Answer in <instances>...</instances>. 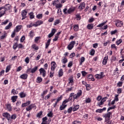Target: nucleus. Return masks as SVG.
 Here are the masks:
<instances>
[{"mask_svg":"<svg viewBox=\"0 0 124 124\" xmlns=\"http://www.w3.org/2000/svg\"><path fill=\"white\" fill-rule=\"evenodd\" d=\"M72 110H73V108H72V107H70L67 111L69 114H70L72 113Z\"/></svg>","mask_w":124,"mask_h":124,"instance_id":"6e6d98bb","label":"nucleus"},{"mask_svg":"<svg viewBox=\"0 0 124 124\" xmlns=\"http://www.w3.org/2000/svg\"><path fill=\"white\" fill-rule=\"evenodd\" d=\"M19 92L18 91H16L15 89H12L11 91V93H13L14 95H15V94H18Z\"/></svg>","mask_w":124,"mask_h":124,"instance_id":"e433bc0d","label":"nucleus"},{"mask_svg":"<svg viewBox=\"0 0 124 124\" xmlns=\"http://www.w3.org/2000/svg\"><path fill=\"white\" fill-rule=\"evenodd\" d=\"M85 6L86 3H85L84 2H81L78 7V9H79L80 11H82V10L85 8Z\"/></svg>","mask_w":124,"mask_h":124,"instance_id":"f8f14e48","label":"nucleus"},{"mask_svg":"<svg viewBox=\"0 0 124 124\" xmlns=\"http://www.w3.org/2000/svg\"><path fill=\"white\" fill-rule=\"evenodd\" d=\"M5 106L8 110V111H12V106H11V104H6Z\"/></svg>","mask_w":124,"mask_h":124,"instance_id":"5701e85b","label":"nucleus"},{"mask_svg":"<svg viewBox=\"0 0 124 124\" xmlns=\"http://www.w3.org/2000/svg\"><path fill=\"white\" fill-rule=\"evenodd\" d=\"M57 14H58V15L59 16H62V9L61 8H59L57 11Z\"/></svg>","mask_w":124,"mask_h":124,"instance_id":"5fc2aeb1","label":"nucleus"},{"mask_svg":"<svg viewBox=\"0 0 124 124\" xmlns=\"http://www.w3.org/2000/svg\"><path fill=\"white\" fill-rule=\"evenodd\" d=\"M73 124H81V122L78 121H74L72 123Z\"/></svg>","mask_w":124,"mask_h":124,"instance_id":"774afa93","label":"nucleus"},{"mask_svg":"<svg viewBox=\"0 0 124 124\" xmlns=\"http://www.w3.org/2000/svg\"><path fill=\"white\" fill-rule=\"evenodd\" d=\"M31 101H27L25 103H24L22 104L21 107L24 108L27 106L28 107L29 105H30V104H31Z\"/></svg>","mask_w":124,"mask_h":124,"instance_id":"2eb2a0df","label":"nucleus"},{"mask_svg":"<svg viewBox=\"0 0 124 124\" xmlns=\"http://www.w3.org/2000/svg\"><path fill=\"white\" fill-rule=\"evenodd\" d=\"M31 47L32 48V49H34V50H35L36 51H37V50H38L39 49L38 47L35 44L32 45L31 46Z\"/></svg>","mask_w":124,"mask_h":124,"instance_id":"ea45409f","label":"nucleus"},{"mask_svg":"<svg viewBox=\"0 0 124 124\" xmlns=\"http://www.w3.org/2000/svg\"><path fill=\"white\" fill-rule=\"evenodd\" d=\"M3 9L7 12L11 9V5L10 4H7L3 6L0 7V10Z\"/></svg>","mask_w":124,"mask_h":124,"instance_id":"20e7f679","label":"nucleus"},{"mask_svg":"<svg viewBox=\"0 0 124 124\" xmlns=\"http://www.w3.org/2000/svg\"><path fill=\"white\" fill-rule=\"evenodd\" d=\"M122 92H123V89H122V88H118L117 89V93L120 94V93H122Z\"/></svg>","mask_w":124,"mask_h":124,"instance_id":"69168bd1","label":"nucleus"},{"mask_svg":"<svg viewBox=\"0 0 124 124\" xmlns=\"http://www.w3.org/2000/svg\"><path fill=\"white\" fill-rule=\"evenodd\" d=\"M7 13L8 12H7L4 9H1L0 10V18L3 17V16H4V15H7L8 14Z\"/></svg>","mask_w":124,"mask_h":124,"instance_id":"9d476101","label":"nucleus"},{"mask_svg":"<svg viewBox=\"0 0 124 124\" xmlns=\"http://www.w3.org/2000/svg\"><path fill=\"white\" fill-rule=\"evenodd\" d=\"M11 68V65H9L7 66L6 68V72L7 73V72H9V70H10V69Z\"/></svg>","mask_w":124,"mask_h":124,"instance_id":"49530a36","label":"nucleus"},{"mask_svg":"<svg viewBox=\"0 0 124 124\" xmlns=\"http://www.w3.org/2000/svg\"><path fill=\"white\" fill-rule=\"evenodd\" d=\"M32 27H35V24L32 23H31L30 25L27 26V28H32Z\"/></svg>","mask_w":124,"mask_h":124,"instance_id":"de8ad7c7","label":"nucleus"},{"mask_svg":"<svg viewBox=\"0 0 124 124\" xmlns=\"http://www.w3.org/2000/svg\"><path fill=\"white\" fill-rule=\"evenodd\" d=\"M59 24H60V20L56 19L54 23V26H57V25H59Z\"/></svg>","mask_w":124,"mask_h":124,"instance_id":"bf43d9fd","label":"nucleus"},{"mask_svg":"<svg viewBox=\"0 0 124 124\" xmlns=\"http://www.w3.org/2000/svg\"><path fill=\"white\" fill-rule=\"evenodd\" d=\"M20 78H21V79H23V80H26V79L28 78V74H23L20 76Z\"/></svg>","mask_w":124,"mask_h":124,"instance_id":"b1692460","label":"nucleus"},{"mask_svg":"<svg viewBox=\"0 0 124 124\" xmlns=\"http://www.w3.org/2000/svg\"><path fill=\"white\" fill-rule=\"evenodd\" d=\"M38 66H36L32 69H31V71H30V73H34L38 69Z\"/></svg>","mask_w":124,"mask_h":124,"instance_id":"bb28decb","label":"nucleus"},{"mask_svg":"<svg viewBox=\"0 0 124 124\" xmlns=\"http://www.w3.org/2000/svg\"><path fill=\"white\" fill-rule=\"evenodd\" d=\"M112 115V112H108L107 113H105L103 115V118L105 119V122H108L110 120V117Z\"/></svg>","mask_w":124,"mask_h":124,"instance_id":"f03ea898","label":"nucleus"},{"mask_svg":"<svg viewBox=\"0 0 124 124\" xmlns=\"http://www.w3.org/2000/svg\"><path fill=\"white\" fill-rule=\"evenodd\" d=\"M57 67V64L55 62H52L51 64V70L52 71H55L56 68Z\"/></svg>","mask_w":124,"mask_h":124,"instance_id":"9b49d317","label":"nucleus"},{"mask_svg":"<svg viewBox=\"0 0 124 124\" xmlns=\"http://www.w3.org/2000/svg\"><path fill=\"white\" fill-rule=\"evenodd\" d=\"M74 10H75V8L73 7H71L67 10V12L68 14H71V13H73L74 12Z\"/></svg>","mask_w":124,"mask_h":124,"instance_id":"a211bd4d","label":"nucleus"},{"mask_svg":"<svg viewBox=\"0 0 124 124\" xmlns=\"http://www.w3.org/2000/svg\"><path fill=\"white\" fill-rule=\"evenodd\" d=\"M107 22V20H106V21H105L102 23L99 24L97 26V28H100L101 27H103V26H104V25L106 24Z\"/></svg>","mask_w":124,"mask_h":124,"instance_id":"4c0bfd02","label":"nucleus"},{"mask_svg":"<svg viewBox=\"0 0 124 124\" xmlns=\"http://www.w3.org/2000/svg\"><path fill=\"white\" fill-rule=\"evenodd\" d=\"M61 62L62 63L65 64V63H66V62H68L67 58H66L65 57H63L62 59Z\"/></svg>","mask_w":124,"mask_h":124,"instance_id":"a878e982","label":"nucleus"},{"mask_svg":"<svg viewBox=\"0 0 124 124\" xmlns=\"http://www.w3.org/2000/svg\"><path fill=\"white\" fill-rule=\"evenodd\" d=\"M86 88L87 91H90V90H91V85L90 84H86Z\"/></svg>","mask_w":124,"mask_h":124,"instance_id":"680f3d73","label":"nucleus"},{"mask_svg":"<svg viewBox=\"0 0 124 124\" xmlns=\"http://www.w3.org/2000/svg\"><path fill=\"white\" fill-rule=\"evenodd\" d=\"M35 35V34H34V31H30L28 35L30 38H31V39H32Z\"/></svg>","mask_w":124,"mask_h":124,"instance_id":"f3484780","label":"nucleus"},{"mask_svg":"<svg viewBox=\"0 0 124 124\" xmlns=\"http://www.w3.org/2000/svg\"><path fill=\"white\" fill-rule=\"evenodd\" d=\"M43 24V21L42 20H38L36 22L35 24V27H38V26H40V25H42Z\"/></svg>","mask_w":124,"mask_h":124,"instance_id":"4be33fe9","label":"nucleus"},{"mask_svg":"<svg viewBox=\"0 0 124 124\" xmlns=\"http://www.w3.org/2000/svg\"><path fill=\"white\" fill-rule=\"evenodd\" d=\"M59 77H62L63 75V70L62 69H61L58 72Z\"/></svg>","mask_w":124,"mask_h":124,"instance_id":"c85d7f7f","label":"nucleus"},{"mask_svg":"<svg viewBox=\"0 0 124 124\" xmlns=\"http://www.w3.org/2000/svg\"><path fill=\"white\" fill-rule=\"evenodd\" d=\"M27 14H28V11H27V10H23L21 12V15L22 17V18L21 19L22 20H24V19H26V18H27Z\"/></svg>","mask_w":124,"mask_h":124,"instance_id":"0eeeda50","label":"nucleus"},{"mask_svg":"<svg viewBox=\"0 0 124 124\" xmlns=\"http://www.w3.org/2000/svg\"><path fill=\"white\" fill-rule=\"evenodd\" d=\"M42 82V78L41 77H38L37 78V83H41Z\"/></svg>","mask_w":124,"mask_h":124,"instance_id":"3c124183","label":"nucleus"},{"mask_svg":"<svg viewBox=\"0 0 124 124\" xmlns=\"http://www.w3.org/2000/svg\"><path fill=\"white\" fill-rule=\"evenodd\" d=\"M19 95L20 98H25L27 94H26V93H25L24 92H21L19 93Z\"/></svg>","mask_w":124,"mask_h":124,"instance_id":"6ab92c4d","label":"nucleus"},{"mask_svg":"<svg viewBox=\"0 0 124 124\" xmlns=\"http://www.w3.org/2000/svg\"><path fill=\"white\" fill-rule=\"evenodd\" d=\"M6 36H7V33L5 31L4 32V34L0 37V39H4L6 38Z\"/></svg>","mask_w":124,"mask_h":124,"instance_id":"72a5a7b5","label":"nucleus"},{"mask_svg":"<svg viewBox=\"0 0 124 124\" xmlns=\"http://www.w3.org/2000/svg\"><path fill=\"white\" fill-rule=\"evenodd\" d=\"M84 62H85V57H82L80 59V61H79V65H82Z\"/></svg>","mask_w":124,"mask_h":124,"instance_id":"58836bf2","label":"nucleus"},{"mask_svg":"<svg viewBox=\"0 0 124 124\" xmlns=\"http://www.w3.org/2000/svg\"><path fill=\"white\" fill-rule=\"evenodd\" d=\"M75 45V41H71L67 47L68 50H72Z\"/></svg>","mask_w":124,"mask_h":124,"instance_id":"423d86ee","label":"nucleus"},{"mask_svg":"<svg viewBox=\"0 0 124 124\" xmlns=\"http://www.w3.org/2000/svg\"><path fill=\"white\" fill-rule=\"evenodd\" d=\"M22 29V25H18L16 26V28L14 29V31H16V32H19L21 31Z\"/></svg>","mask_w":124,"mask_h":124,"instance_id":"4468645a","label":"nucleus"},{"mask_svg":"<svg viewBox=\"0 0 124 124\" xmlns=\"http://www.w3.org/2000/svg\"><path fill=\"white\" fill-rule=\"evenodd\" d=\"M50 43H51V39H49L47 41L46 43V49H47V48L49 47Z\"/></svg>","mask_w":124,"mask_h":124,"instance_id":"c756f323","label":"nucleus"},{"mask_svg":"<svg viewBox=\"0 0 124 124\" xmlns=\"http://www.w3.org/2000/svg\"><path fill=\"white\" fill-rule=\"evenodd\" d=\"M72 89H73V87H70V88H66L65 92L66 93H69V92H71V91H72Z\"/></svg>","mask_w":124,"mask_h":124,"instance_id":"79ce46f5","label":"nucleus"},{"mask_svg":"<svg viewBox=\"0 0 124 124\" xmlns=\"http://www.w3.org/2000/svg\"><path fill=\"white\" fill-rule=\"evenodd\" d=\"M13 49L14 50H16L17 48H18V44L17 43H16L13 46Z\"/></svg>","mask_w":124,"mask_h":124,"instance_id":"603ef678","label":"nucleus"},{"mask_svg":"<svg viewBox=\"0 0 124 124\" xmlns=\"http://www.w3.org/2000/svg\"><path fill=\"white\" fill-rule=\"evenodd\" d=\"M26 39V36L25 35L22 36L20 39V41L21 43H23V42H24V41H25V40Z\"/></svg>","mask_w":124,"mask_h":124,"instance_id":"c03bdc74","label":"nucleus"},{"mask_svg":"<svg viewBox=\"0 0 124 124\" xmlns=\"http://www.w3.org/2000/svg\"><path fill=\"white\" fill-rule=\"evenodd\" d=\"M8 22H9V19H6L4 22H2V25H6L7 24H8Z\"/></svg>","mask_w":124,"mask_h":124,"instance_id":"e2e57ef3","label":"nucleus"},{"mask_svg":"<svg viewBox=\"0 0 124 124\" xmlns=\"http://www.w3.org/2000/svg\"><path fill=\"white\" fill-rule=\"evenodd\" d=\"M48 117H50V118H53V112L50 111L49 113L47 114Z\"/></svg>","mask_w":124,"mask_h":124,"instance_id":"338daca9","label":"nucleus"},{"mask_svg":"<svg viewBox=\"0 0 124 124\" xmlns=\"http://www.w3.org/2000/svg\"><path fill=\"white\" fill-rule=\"evenodd\" d=\"M42 17H43V15L42 14H39L36 16V18L40 20V19H42Z\"/></svg>","mask_w":124,"mask_h":124,"instance_id":"a19ab883","label":"nucleus"},{"mask_svg":"<svg viewBox=\"0 0 124 124\" xmlns=\"http://www.w3.org/2000/svg\"><path fill=\"white\" fill-rule=\"evenodd\" d=\"M123 42V40L120 39L119 40H117L116 42V45H117L118 46L121 44Z\"/></svg>","mask_w":124,"mask_h":124,"instance_id":"8fccbe9b","label":"nucleus"},{"mask_svg":"<svg viewBox=\"0 0 124 124\" xmlns=\"http://www.w3.org/2000/svg\"><path fill=\"white\" fill-rule=\"evenodd\" d=\"M29 16L30 17V19H33L34 18V15H33V13L31 12L29 14Z\"/></svg>","mask_w":124,"mask_h":124,"instance_id":"4d7b16f0","label":"nucleus"},{"mask_svg":"<svg viewBox=\"0 0 124 124\" xmlns=\"http://www.w3.org/2000/svg\"><path fill=\"white\" fill-rule=\"evenodd\" d=\"M97 106H99V107H101V106L103 105V104H104V103L101 100L100 102H97Z\"/></svg>","mask_w":124,"mask_h":124,"instance_id":"864d4df0","label":"nucleus"},{"mask_svg":"<svg viewBox=\"0 0 124 124\" xmlns=\"http://www.w3.org/2000/svg\"><path fill=\"white\" fill-rule=\"evenodd\" d=\"M78 30H79V26L78 25H75L74 26V31H78Z\"/></svg>","mask_w":124,"mask_h":124,"instance_id":"09e8293b","label":"nucleus"},{"mask_svg":"<svg viewBox=\"0 0 124 124\" xmlns=\"http://www.w3.org/2000/svg\"><path fill=\"white\" fill-rule=\"evenodd\" d=\"M32 109H36V106L35 105V104H31L26 108V110L27 111H31Z\"/></svg>","mask_w":124,"mask_h":124,"instance_id":"7ed1b4c3","label":"nucleus"},{"mask_svg":"<svg viewBox=\"0 0 124 124\" xmlns=\"http://www.w3.org/2000/svg\"><path fill=\"white\" fill-rule=\"evenodd\" d=\"M123 86V81H119L117 84V87L121 88Z\"/></svg>","mask_w":124,"mask_h":124,"instance_id":"37998d69","label":"nucleus"},{"mask_svg":"<svg viewBox=\"0 0 124 124\" xmlns=\"http://www.w3.org/2000/svg\"><path fill=\"white\" fill-rule=\"evenodd\" d=\"M2 116L4 117V118H6L8 122L10 121V113L8 112H4L2 114Z\"/></svg>","mask_w":124,"mask_h":124,"instance_id":"6e6552de","label":"nucleus"},{"mask_svg":"<svg viewBox=\"0 0 124 124\" xmlns=\"http://www.w3.org/2000/svg\"><path fill=\"white\" fill-rule=\"evenodd\" d=\"M123 25H124V23L123 22V21H118L116 23V26L118 28H121V27H123Z\"/></svg>","mask_w":124,"mask_h":124,"instance_id":"aec40b11","label":"nucleus"},{"mask_svg":"<svg viewBox=\"0 0 124 124\" xmlns=\"http://www.w3.org/2000/svg\"><path fill=\"white\" fill-rule=\"evenodd\" d=\"M11 27H12V22H10L8 25H7L5 27V30H9V29H10L11 28Z\"/></svg>","mask_w":124,"mask_h":124,"instance_id":"7c9ffc66","label":"nucleus"},{"mask_svg":"<svg viewBox=\"0 0 124 124\" xmlns=\"http://www.w3.org/2000/svg\"><path fill=\"white\" fill-rule=\"evenodd\" d=\"M82 93H83V91H82L81 90L78 91V92L76 94L74 93H71L70 94L68 99H65L62 102V105H61L60 107V110L61 111L64 110L65 108L67 107L66 103H67L68 101H71L72 99L73 101L76 99H78V98H79V97L82 95Z\"/></svg>","mask_w":124,"mask_h":124,"instance_id":"f257e3e1","label":"nucleus"},{"mask_svg":"<svg viewBox=\"0 0 124 124\" xmlns=\"http://www.w3.org/2000/svg\"><path fill=\"white\" fill-rule=\"evenodd\" d=\"M39 71L41 75H42V77L44 78L46 76V71L43 68H41Z\"/></svg>","mask_w":124,"mask_h":124,"instance_id":"1a4fd4ad","label":"nucleus"},{"mask_svg":"<svg viewBox=\"0 0 124 124\" xmlns=\"http://www.w3.org/2000/svg\"><path fill=\"white\" fill-rule=\"evenodd\" d=\"M11 100L13 103H15V102H16L17 101V99H18V96H12L11 97Z\"/></svg>","mask_w":124,"mask_h":124,"instance_id":"412c9836","label":"nucleus"},{"mask_svg":"<svg viewBox=\"0 0 124 124\" xmlns=\"http://www.w3.org/2000/svg\"><path fill=\"white\" fill-rule=\"evenodd\" d=\"M39 39H40V37H39V36L36 37L35 38L34 42L36 43H37V42H38V40H39Z\"/></svg>","mask_w":124,"mask_h":124,"instance_id":"0e129e2a","label":"nucleus"},{"mask_svg":"<svg viewBox=\"0 0 124 124\" xmlns=\"http://www.w3.org/2000/svg\"><path fill=\"white\" fill-rule=\"evenodd\" d=\"M88 30H93V24H89L87 26Z\"/></svg>","mask_w":124,"mask_h":124,"instance_id":"cd10ccee","label":"nucleus"},{"mask_svg":"<svg viewBox=\"0 0 124 124\" xmlns=\"http://www.w3.org/2000/svg\"><path fill=\"white\" fill-rule=\"evenodd\" d=\"M16 118H17V114H12L11 116L10 115L11 120H16Z\"/></svg>","mask_w":124,"mask_h":124,"instance_id":"f704fd0d","label":"nucleus"},{"mask_svg":"<svg viewBox=\"0 0 124 124\" xmlns=\"http://www.w3.org/2000/svg\"><path fill=\"white\" fill-rule=\"evenodd\" d=\"M79 108H80V106L79 105H77L73 108V111L75 112V111H77Z\"/></svg>","mask_w":124,"mask_h":124,"instance_id":"473e14b6","label":"nucleus"},{"mask_svg":"<svg viewBox=\"0 0 124 124\" xmlns=\"http://www.w3.org/2000/svg\"><path fill=\"white\" fill-rule=\"evenodd\" d=\"M87 79L89 81H94V78H93V75L90 74L87 77Z\"/></svg>","mask_w":124,"mask_h":124,"instance_id":"393cba45","label":"nucleus"},{"mask_svg":"<svg viewBox=\"0 0 124 124\" xmlns=\"http://www.w3.org/2000/svg\"><path fill=\"white\" fill-rule=\"evenodd\" d=\"M85 102L86 103H91L92 102V99L91 98H86L85 99Z\"/></svg>","mask_w":124,"mask_h":124,"instance_id":"a18cd8bd","label":"nucleus"},{"mask_svg":"<svg viewBox=\"0 0 124 124\" xmlns=\"http://www.w3.org/2000/svg\"><path fill=\"white\" fill-rule=\"evenodd\" d=\"M68 84L71 86H73L74 85V79H73V77H70L69 78Z\"/></svg>","mask_w":124,"mask_h":124,"instance_id":"ddd939ff","label":"nucleus"},{"mask_svg":"<svg viewBox=\"0 0 124 124\" xmlns=\"http://www.w3.org/2000/svg\"><path fill=\"white\" fill-rule=\"evenodd\" d=\"M58 2H59V0H55L54 1H52V4L54 6H56L57 4H58Z\"/></svg>","mask_w":124,"mask_h":124,"instance_id":"13d9d810","label":"nucleus"},{"mask_svg":"<svg viewBox=\"0 0 124 124\" xmlns=\"http://www.w3.org/2000/svg\"><path fill=\"white\" fill-rule=\"evenodd\" d=\"M108 61V55L105 56L102 61V64L103 65H106L107 64V61Z\"/></svg>","mask_w":124,"mask_h":124,"instance_id":"dca6fc26","label":"nucleus"},{"mask_svg":"<svg viewBox=\"0 0 124 124\" xmlns=\"http://www.w3.org/2000/svg\"><path fill=\"white\" fill-rule=\"evenodd\" d=\"M56 8H62V4L60 3H57L56 6H55Z\"/></svg>","mask_w":124,"mask_h":124,"instance_id":"052dcab7","label":"nucleus"},{"mask_svg":"<svg viewBox=\"0 0 124 124\" xmlns=\"http://www.w3.org/2000/svg\"><path fill=\"white\" fill-rule=\"evenodd\" d=\"M95 54V50L94 49H91L90 51V55L93 56Z\"/></svg>","mask_w":124,"mask_h":124,"instance_id":"c9c22d12","label":"nucleus"},{"mask_svg":"<svg viewBox=\"0 0 124 124\" xmlns=\"http://www.w3.org/2000/svg\"><path fill=\"white\" fill-rule=\"evenodd\" d=\"M43 114H42V111H40L38 113H37L36 117L38 118V119H41V117H43Z\"/></svg>","mask_w":124,"mask_h":124,"instance_id":"2f4dec72","label":"nucleus"},{"mask_svg":"<svg viewBox=\"0 0 124 124\" xmlns=\"http://www.w3.org/2000/svg\"><path fill=\"white\" fill-rule=\"evenodd\" d=\"M95 77L97 78V80H99V79H102V78H104L105 77V75H104V72H101L100 74H96L95 75Z\"/></svg>","mask_w":124,"mask_h":124,"instance_id":"39448f33","label":"nucleus"}]
</instances>
